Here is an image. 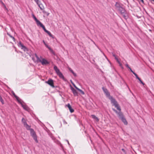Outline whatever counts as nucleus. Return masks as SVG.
<instances>
[{"mask_svg": "<svg viewBox=\"0 0 154 154\" xmlns=\"http://www.w3.org/2000/svg\"><path fill=\"white\" fill-rule=\"evenodd\" d=\"M112 105L114 106L115 107H116L117 109L119 111L118 112L115 109L112 108V110L115 112L118 115V116L119 118L121 119H122L123 118H124L125 117L122 113V112L121 111V107L119 105V104L118 103V102L115 103L114 104Z\"/></svg>", "mask_w": 154, "mask_h": 154, "instance_id": "f257e3e1", "label": "nucleus"}, {"mask_svg": "<svg viewBox=\"0 0 154 154\" xmlns=\"http://www.w3.org/2000/svg\"><path fill=\"white\" fill-rule=\"evenodd\" d=\"M102 89L106 97L110 100L111 103L112 105L117 102L115 99L110 96L109 92L106 88L103 87L102 88Z\"/></svg>", "mask_w": 154, "mask_h": 154, "instance_id": "f03ea898", "label": "nucleus"}, {"mask_svg": "<svg viewBox=\"0 0 154 154\" xmlns=\"http://www.w3.org/2000/svg\"><path fill=\"white\" fill-rule=\"evenodd\" d=\"M54 69L57 75L61 78L64 79V77L62 74V73L60 71L59 69L57 67L54 66Z\"/></svg>", "mask_w": 154, "mask_h": 154, "instance_id": "7ed1b4c3", "label": "nucleus"}, {"mask_svg": "<svg viewBox=\"0 0 154 154\" xmlns=\"http://www.w3.org/2000/svg\"><path fill=\"white\" fill-rule=\"evenodd\" d=\"M30 134L31 135L32 137L34 140L35 141L38 143V141L37 139V137L36 134L35 132L34 131L33 129H30Z\"/></svg>", "mask_w": 154, "mask_h": 154, "instance_id": "20e7f679", "label": "nucleus"}, {"mask_svg": "<svg viewBox=\"0 0 154 154\" xmlns=\"http://www.w3.org/2000/svg\"><path fill=\"white\" fill-rule=\"evenodd\" d=\"M41 59V63L42 65H47L49 64V62L46 60L40 57Z\"/></svg>", "mask_w": 154, "mask_h": 154, "instance_id": "39448f33", "label": "nucleus"}, {"mask_svg": "<svg viewBox=\"0 0 154 154\" xmlns=\"http://www.w3.org/2000/svg\"><path fill=\"white\" fill-rule=\"evenodd\" d=\"M45 82L50 85L52 87H54V85L53 80L52 79H50L47 81H46Z\"/></svg>", "mask_w": 154, "mask_h": 154, "instance_id": "423d86ee", "label": "nucleus"}, {"mask_svg": "<svg viewBox=\"0 0 154 154\" xmlns=\"http://www.w3.org/2000/svg\"><path fill=\"white\" fill-rule=\"evenodd\" d=\"M117 10H118L119 11L121 14H124L125 13V12L126 11L125 8H123L122 7L119 8Z\"/></svg>", "mask_w": 154, "mask_h": 154, "instance_id": "0eeeda50", "label": "nucleus"}, {"mask_svg": "<svg viewBox=\"0 0 154 154\" xmlns=\"http://www.w3.org/2000/svg\"><path fill=\"white\" fill-rule=\"evenodd\" d=\"M71 89L74 96H78V92L74 88H73L72 87H71Z\"/></svg>", "mask_w": 154, "mask_h": 154, "instance_id": "6e6552de", "label": "nucleus"}, {"mask_svg": "<svg viewBox=\"0 0 154 154\" xmlns=\"http://www.w3.org/2000/svg\"><path fill=\"white\" fill-rule=\"evenodd\" d=\"M122 5L120 4L119 3L116 2L115 5V6L117 10L122 7Z\"/></svg>", "mask_w": 154, "mask_h": 154, "instance_id": "1a4fd4ad", "label": "nucleus"}, {"mask_svg": "<svg viewBox=\"0 0 154 154\" xmlns=\"http://www.w3.org/2000/svg\"><path fill=\"white\" fill-rule=\"evenodd\" d=\"M72 84H73V86L76 89H77L79 91H80L82 94L84 95L85 94V93L83 91H82V90H81V89H79V88H77L74 84L72 83Z\"/></svg>", "mask_w": 154, "mask_h": 154, "instance_id": "9d476101", "label": "nucleus"}, {"mask_svg": "<svg viewBox=\"0 0 154 154\" xmlns=\"http://www.w3.org/2000/svg\"><path fill=\"white\" fill-rule=\"evenodd\" d=\"M21 104L22 107L26 111H28L29 110V108L27 106H26V105L23 104L22 103H21Z\"/></svg>", "mask_w": 154, "mask_h": 154, "instance_id": "9b49d317", "label": "nucleus"}, {"mask_svg": "<svg viewBox=\"0 0 154 154\" xmlns=\"http://www.w3.org/2000/svg\"><path fill=\"white\" fill-rule=\"evenodd\" d=\"M32 17L35 21L36 22L37 25L38 26V24L40 23H41V22L37 19L36 17L33 14L32 15Z\"/></svg>", "mask_w": 154, "mask_h": 154, "instance_id": "f8f14e48", "label": "nucleus"}, {"mask_svg": "<svg viewBox=\"0 0 154 154\" xmlns=\"http://www.w3.org/2000/svg\"><path fill=\"white\" fill-rule=\"evenodd\" d=\"M24 126L26 127V128L27 130H29L30 131V129H31V128H30V126L28 125L27 123L24 122Z\"/></svg>", "mask_w": 154, "mask_h": 154, "instance_id": "ddd939ff", "label": "nucleus"}, {"mask_svg": "<svg viewBox=\"0 0 154 154\" xmlns=\"http://www.w3.org/2000/svg\"><path fill=\"white\" fill-rule=\"evenodd\" d=\"M92 118L95 120L97 122H98L99 121V119L95 115H91Z\"/></svg>", "mask_w": 154, "mask_h": 154, "instance_id": "4468645a", "label": "nucleus"}, {"mask_svg": "<svg viewBox=\"0 0 154 154\" xmlns=\"http://www.w3.org/2000/svg\"><path fill=\"white\" fill-rule=\"evenodd\" d=\"M35 55L36 58L37 59V60H36V62L38 63V62H41V58H40L36 54H35Z\"/></svg>", "mask_w": 154, "mask_h": 154, "instance_id": "2eb2a0df", "label": "nucleus"}, {"mask_svg": "<svg viewBox=\"0 0 154 154\" xmlns=\"http://www.w3.org/2000/svg\"><path fill=\"white\" fill-rule=\"evenodd\" d=\"M19 45L21 47V48L23 49L25 51L26 49V47L23 45L22 43L21 42H20L19 43Z\"/></svg>", "mask_w": 154, "mask_h": 154, "instance_id": "dca6fc26", "label": "nucleus"}, {"mask_svg": "<svg viewBox=\"0 0 154 154\" xmlns=\"http://www.w3.org/2000/svg\"><path fill=\"white\" fill-rule=\"evenodd\" d=\"M12 93L13 94V95L16 98V99H17V101L19 102H20V100H19V97H17L15 94V93H14V92L13 91H12Z\"/></svg>", "mask_w": 154, "mask_h": 154, "instance_id": "f3484780", "label": "nucleus"}, {"mask_svg": "<svg viewBox=\"0 0 154 154\" xmlns=\"http://www.w3.org/2000/svg\"><path fill=\"white\" fill-rule=\"evenodd\" d=\"M121 120L123 122V123L125 125H126L128 124V122L125 117L122 119H121Z\"/></svg>", "mask_w": 154, "mask_h": 154, "instance_id": "a211bd4d", "label": "nucleus"}, {"mask_svg": "<svg viewBox=\"0 0 154 154\" xmlns=\"http://www.w3.org/2000/svg\"><path fill=\"white\" fill-rule=\"evenodd\" d=\"M38 5L39 6V8H40V9L41 10H42L44 9V6H43V5L42 3H40Z\"/></svg>", "mask_w": 154, "mask_h": 154, "instance_id": "6ab92c4d", "label": "nucleus"}, {"mask_svg": "<svg viewBox=\"0 0 154 154\" xmlns=\"http://www.w3.org/2000/svg\"><path fill=\"white\" fill-rule=\"evenodd\" d=\"M122 15H123V17L126 20L128 18V17L126 11Z\"/></svg>", "mask_w": 154, "mask_h": 154, "instance_id": "aec40b11", "label": "nucleus"}, {"mask_svg": "<svg viewBox=\"0 0 154 154\" xmlns=\"http://www.w3.org/2000/svg\"><path fill=\"white\" fill-rule=\"evenodd\" d=\"M69 70L71 72L74 76H77L76 74V73H75L73 71V70L70 68H69Z\"/></svg>", "mask_w": 154, "mask_h": 154, "instance_id": "412c9836", "label": "nucleus"}, {"mask_svg": "<svg viewBox=\"0 0 154 154\" xmlns=\"http://www.w3.org/2000/svg\"><path fill=\"white\" fill-rule=\"evenodd\" d=\"M38 26H40L42 27L43 30L45 29V26L41 22L38 24Z\"/></svg>", "mask_w": 154, "mask_h": 154, "instance_id": "4be33fe9", "label": "nucleus"}, {"mask_svg": "<svg viewBox=\"0 0 154 154\" xmlns=\"http://www.w3.org/2000/svg\"><path fill=\"white\" fill-rule=\"evenodd\" d=\"M46 33L49 35L50 37L53 38V35L49 31H48Z\"/></svg>", "mask_w": 154, "mask_h": 154, "instance_id": "5701e85b", "label": "nucleus"}, {"mask_svg": "<svg viewBox=\"0 0 154 154\" xmlns=\"http://www.w3.org/2000/svg\"><path fill=\"white\" fill-rule=\"evenodd\" d=\"M49 50H50V52L53 54L54 55V51L50 48H49Z\"/></svg>", "mask_w": 154, "mask_h": 154, "instance_id": "b1692460", "label": "nucleus"}, {"mask_svg": "<svg viewBox=\"0 0 154 154\" xmlns=\"http://www.w3.org/2000/svg\"><path fill=\"white\" fill-rule=\"evenodd\" d=\"M0 101L3 104H4V100L2 99L1 96H0Z\"/></svg>", "mask_w": 154, "mask_h": 154, "instance_id": "393cba45", "label": "nucleus"}, {"mask_svg": "<svg viewBox=\"0 0 154 154\" xmlns=\"http://www.w3.org/2000/svg\"><path fill=\"white\" fill-rule=\"evenodd\" d=\"M70 112L71 113L73 112L74 111V109L72 108L71 106L69 108Z\"/></svg>", "mask_w": 154, "mask_h": 154, "instance_id": "a878e982", "label": "nucleus"}, {"mask_svg": "<svg viewBox=\"0 0 154 154\" xmlns=\"http://www.w3.org/2000/svg\"><path fill=\"white\" fill-rule=\"evenodd\" d=\"M34 1L35 2L37 5H38L40 3V1H39V0H34Z\"/></svg>", "mask_w": 154, "mask_h": 154, "instance_id": "bb28decb", "label": "nucleus"}, {"mask_svg": "<svg viewBox=\"0 0 154 154\" xmlns=\"http://www.w3.org/2000/svg\"><path fill=\"white\" fill-rule=\"evenodd\" d=\"M22 122H23V123L24 125V122L26 123V120L23 118L22 119Z\"/></svg>", "mask_w": 154, "mask_h": 154, "instance_id": "cd10ccee", "label": "nucleus"}, {"mask_svg": "<svg viewBox=\"0 0 154 154\" xmlns=\"http://www.w3.org/2000/svg\"><path fill=\"white\" fill-rule=\"evenodd\" d=\"M43 12L44 13V14H45L47 16H48L49 14V13H48V12H47L46 11H43Z\"/></svg>", "mask_w": 154, "mask_h": 154, "instance_id": "c85d7f7f", "label": "nucleus"}, {"mask_svg": "<svg viewBox=\"0 0 154 154\" xmlns=\"http://www.w3.org/2000/svg\"><path fill=\"white\" fill-rule=\"evenodd\" d=\"M133 74L135 75V76H136V78L137 79H139V77H138L137 75L134 72V73H133Z\"/></svg>", "mask_w": 154, "mask_h": 154, "instance_id": "c756f323", "label": "nucleus"}, {"mask_svg": "<svg viewBox=\"0 0 154 154\" xmlns=\"http://www.w3.org/2000/svg\"><path fill=\"white\" fill-rule=\"evenodd\" d=\"M66 106L69 108L70 107H71L69 103H68L67 105H66Z\"/></svg>", "mask_w": 154, "mask_h": 154, "instance_id": "7c9ffc66", "label": "nucleus"}, {"mask_svg": "<svg viewBox=\"0 0 154 154\" xmlns=\"http://www.w3.org/2000/svg\"><path fill=\"white\" fill-rule=\"evenodd\" d=\"M32 60L34 61V62H35V63L36 62V60H35V58L34 57H32Z\"/></svg>", "mask_w": 154, "mask_h": 154, "instance_id": "2f4dec72", "label": "nucleus"}, {"mask_svg": "<svg viewBox=\"0 0 154 154\" xmlns=\"http://www.w3.org/2000/svg\"><path fill=\"white\" fill-rule=\"evenodd\" d=\"M119 64V65L121 66V67L122 68H123V67L122 66V64H121V63L120 62H119V63H118Z\"/></svg>", "mask_w": 154, "mask_h": 154, "instance_id": "473e14b6", "label": "nucleus"}, {"mask_svg": "<svg viewBox=\"0 0 154 154\" xmlns=\"http://www.w3.org/2000/svg\"><path fill=\"white\" fill-rule=\"evenodd\" d=\"M45 45L46 47L48 49H49V48H50V47H49L46 44Z\"/></svg>", "mask_w": 154, "mask_h": 154, "instance_id": "72a5a7b5", "label": "nucleus"}, {"mask_svg": "<svg viewBox=\"0 0 154 154\" xmlns=\"http://www.w3.org/2000/svg\"><path fill=\"white\" fill-rule=\"evenodd\" d=\"M129 69L133 73V74L134 73V72L131 69V68L130 67V68H129Z\"/></svg>", "mask_w": 154, "mask_h": 154, "instance_id": "f704fd0d", "label": "nucleus"}, {"mask_svg": "<svg viewBox=\"0 0 154 154\" xmlns=\"http://www.w3.org/2000/svg\"><path fill=\"white\" fill-rule=\"evenodd\" d=\"M125 66H126V67H127V68H130V67L129 66H128V64H126L125 65Z\"/></svg>", "mask_w": 154, "mask_h": 154, "instance_id": "c9c22d12", "label": "nucleus"}, {"mask_svg": "<svg viewBox=\"0 0 154 154\" xmlns=\"http://www.w3.org/2000/svg\"><path fill=\"white\" fill-rule=\"evenodd\" d=\"M9 35L11 38H12L13 39H14V37L12 36H11L10 35Z\"/></svg>", "mask_w": 154, "mask_h": 154, "instance_id": "e433bc0d", "label": "nucleus"}, {"mask_svg": "<svg viewBox=\"0 0 154 154\" xmlns=\"http://www.w3.org/2000/svg\"><path fill=\"white\" fill-rule=\"evenodd\" d=\"M116 60L119 63V62H120L119 60L118 59V58L117 57H116V58H115Z\"/></svg>", "mask_w": 154, "mask_h": 154, "instance_id": "4c0bfd02", "label": "nucleus"}, {"mask_svg": "<svg viewBox=\"0 0 154 154\" xmlns=\"http://www.w3.org/2000/svg\"><path fill=\"white\" fill-rule=\"evenodd\" d=\"M122 151L124 152H125V153H126V152L125 150L124 149H122Z\"/></svg>", "mask_w": 154, "mask_h": 154, "instance_id": "58836bf2", "label": "nucleus"}, {"mask_svg": "<svg viewBox=\"0 0 154 154\" xmlns=\"http://www.w3.org/2000/svg\"><path fill=\"white\" fill-rule=\"evenodd\" d=\"M63 123H64V124H67V122H66L65 121V120H63Z\"/></svg>", "mask_w": 154, "mask_h": 154, "instance_id": "ea45409f", "label": "nucleus"}, {"mask_svg": "<svg viewBox=\"0 0 154 154\" xmlns=\"http://www.w3.org/2000/svg\"><path fill=\"white\" fill-rule=\"evenodd\" d=\"M140 82V83L142 84L143 85H144V84L143 83V82L141 80Z\"/></svg>", "mask_w": 154, "mask_h": 154, "instance_id": "a19ab883", "label": "nucleus"}, {"mask_svg": "<svg viewBox=\"0 0 154 154\" xmlns=\"http://www.w3.org/2000/svg\"><path fill=\"white\" fill-rule=\"evenodd\" d=\"M44 30L45 32H47L48 31L46 29H44Z\"/></svg>", "mask_w": 154, "mask_h": 154, "instance_id": "79ce46f5", "label": "nucleus"}, {"mask_svg": "<svg viewBox=\"0 0 154 154\" xmlns=\"http://www.w3.org/2000/svg\"><path fill=\"white\" fill-rule=\"evenodd\" d=\"M113 55V56H114V57H115V58H116V55L115 54H113V55Z\"/></svg>", "mask_w": 154, "mask_h": 154, "instance_id": "37998d69", "label": "nucleus"}, {"mask_svg": "<svg viewBox=\"0 0 154 154\" xmlns=\"http://www.w3.org/2000/svg\"><path fill=\"white\" fill-rule=\"evenodd\" d=\"M43 42L45 45L46 44L44 40L43 41Z\"/></svg>", "mask_w": 154, "mask_h": 154, "instance_id": "c03bdc74", "label": "nucleus"}, {"mask_svg": "<svg viewBox=\"0 0 154 154\" xmlns=\"http://www.w3.org/2000/svg\"><path fill=\"white\" fill-rule=\"evenodd\" d=\"M143 3H144L143 0H140Z\"/></svg>", "mask_w": 154, "mask_h": 154, "instance_id": "a18cd8bd", "label": "nucleus"}, {"mask_svg": "<svg viewBox=\"0 0 154 154\" xmlns=\"http://www.w3.org/2000/svg\"><path fill=\"white\" fill-rule=\"evenodd\" d=\"M138 79L139 81H140L141 80L140 78H139V79Z\"/></svg>", "mask_w": 154, "mask_h": 154, "instance_id": "49530a36", "label": "nucleus"}, {"mask_svg": "<svg viewBox=\"0 0 154 154\" xmlns=\"http://www.w3.org/2000/svg\"><path fill=\"white\" fill-rule=\"evenodd\" d=\"M128 89H129V91H130V92H131V90H130V88H128Z\"/></svg>", "mask_w": 154, "mask_h": 154, "instance_id": "de8ad7c7", "label": "nucleus"}, {"mask_svg": "<svg viewBox=\"0 0 154 154\" xmlns=\"http://www.w3.org/2000/svg\"><path fill=\"white\" fill-rule=\"evenodd\" d=\"M151 1L153 2H154V0H151Z\"/></svg>", "mask_w": 154, "mask_h": 154, "instance_id": "09e8293b", "label": "nucleus"}, {"mask_svg": "<svg viewBox=\"0 0 154 154\" xmlns=\"http://www.w3.org/2000/svg\"><path fill=\"white\" fill-rule=\"evenodd\" d=\"M68 144L69 145V141H68Z\"/></svg>", "mask_w": 154, "mask_h": 154, "instance_id": "8fccbe9b", "label": "nucleus"}, {"mask_svg": "<svg viewBox=\"0 0 154 154\" xmlns=\"http://www.w3.org/2000/svg\"><path fill=\"white\" fill-rule=\"evenodd\" d=\"M67 142H68V140H66Z\"/></svg>", "mask_w": 154, "mask_h": 154, "instance_id": "3c124183", "label": "nucleus"}]
</instances>
